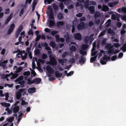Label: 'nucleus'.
I'll use <instances>...</instances> for the list:
<instances>
[{
	"mask_svg": "<svg viewBox=\"0 0 126 126\" xmlns=\"http://www.w3.org/2000/svg\"><path fill=\"white\" fill-rule=\"evenodd\" d=\"M49 58L50 61L47 62V64L50 65L55 70H58L61 71L63 70V69L61 67H54V66L56 65L57 62L55 58L52 55H49Z\"/></svg>",
	"mask_w": 126,
	"mask_h": 126,
	"instance_id": "1",
	"label": "nucleus"
},
{
	"mask_svg": "<svg viewBox=\"0 0 126 126\" xmlns=\"http://www.w3.org/2000/svg\"><path fill=\"white\" fill-rule=\"evenodd\" d=\"M13 69L14 70H15V72L16 73H14L11 72L9 74V75H10L9 77L11 79H15L18 77V74L17 73H19L22 70L23 67L20 66L17 68V66H15L14 67Z\"/></svg>",
	"mask_w": 126,
	"mask_h": 126,
	"instance_id": "2",
	"label": "nucleus"
},
{
	"mask_svg": "<svg viewBox=\"0 0 126 126\" xmlns=\"http://www.w3.org/2000/svg\"><path fill=\"white\" fill-rule=\"evenodd\" d=\"M69 61L71 63L79 62L80 63H83L84 61V58L81 56L80 57L78 54H76L75 56L71 58Z\"/></svg>",
	"mask_w": 126,
	"mask_h": 126,
	"instance_id": "3",
	"label": "nucleus"
},
{
	"mask_svg": "<svg viewBox=\"0 0 126 126\" xmlns=\"http://www.w3.org/2000/svg\"><path fill=\"white\" fill-rule=\"evenodd\" d=\"M113 46V45H112L110 44H108L106 46V47L108 49V53L111 55L117 53L120 51V50H116L115 51H114L113 49L112 48Z\"/></svg>",
	"mask_w": 126,
	"mask_h": 126,
	"instance_id": "4",
	"label": "nucleus"
},
{
	"mask_svg": "<svg viewBox=\"0 0 126 126\" xmlns=\"http://www.w3.org/2000/svg\"><path fill=\"white\" fill-rule=\"evenodd\" d=\"M47 13L48 16L49 18L51 19H54L53 15L52 9L50 5L48 6Z\"/></svg>",
	"mask_w": 126,
	"mask_h": 126,
	"instance_id": "5",
	"label": "nucleus"
},
{
	"mask_svg": "<svg viewBox=\"0 0 126 126\" xmlns=\"http://www.w3.org/2000/svg\"><path fill=\"white\" fill-rule=\"evenodd\" d=\"M31 78L28 79L27 83L29 84H32L33 83L38 84L40 83L41 81V79L39 78H36L33 79L32 80H31Z\"/></svg>",
	"mask_w": 126,
	"mask_h": 126,
	"instance_id": "6",
	"label": "nucleus"
},
{
	"mask_svg": "<svg viewBox=\"0 0 126 126\" xmlns=\"http://www.w3.org/2000/svg\"><path fill=\"white\" fill-rule=\"evenodd\" d=\"M23 76H20L15 80V82H17L18 83L20 84L22 87L24 86L25 81L23 80Z\"/></svg>",
	"mask_w": 126,
	"mask_h": 126,
	"instance_id": "7",
	"label": "nucleus"
},
{
	"mask_svg": "<svg viewBox=\"0 0 126 126\" xmlns=\"http://www.w3.org/2000/svg\"><path fill=\"white\" fill-rule=\"evenodd\" d=\"M89 46L87 45H82L81 46L82 49L79 51L80 54L83 55H86V52L85 50Z\"/></svg>",
	"mask_w": 126,
	"mask_h": 126,
	"instance_id": "8",
	"label": "nucleus"
},
{
	"mask_svg": "<svg viewBox=\"0 0 126 126\" xmlns=\"http://www.w3.org/2000/svg\"><path fill=\"white\" fill-rule=\"evenodd\" d=\"M94 35L93 34L91 35L90 38L88 37H85L84 41L85 43H87L89 42L90 44H91L92 41L94 40L93 36Z\"/></svg>",
	"mask_w": 126,
	"mask_h": 126,
	"instance_id": "9",
	"label": "nucleus"
},
{
	"mask_svg": "<svg viewBox=\"0 0 126 126\" xmlns=\"http://www.w3.org/2000/svg\"><path fill=\"white\" fill-rule=\"evenodd\" d=\"M110 60V56H105L102 58H101L100 60V63L102 64H105L106 62L109 60Z\"/></svg>",
	"mask_w": 126,
	"mask_h": 126,
	"instance_id": "10",
	"label": "nucleus"
},
{
	"mask_svg": "<svg viewBox=\"0 0 126 126\" xmlns=\"http://www.w3.org/2000/svg\"><path fill=\"white\" fill-rule=\"evenodd\" d=\"M23 89H20L16 93V97L17 100H19L22 96V93L23 92Z\"/></svg>",
	"mask_w": 126,
	"mask_h": 126,
	"instance_id": "11",
	"label": "nucleus"
},
{
	"mask_svg": "<svg viewBox=\"0 0 126 126\" xmlns=\"http://www.w3.org/2000/svg\"><path fill=\"white\" fill-rule=\"evenodd\" d=\"M2 61H0V66L2 67L4 69H6L7 68V66H6V63H8V60H6L1 62Z\"/></svg>",
	"mask_w": 126,
	"mask_h": 126,
	"instance_id": "12",
	"label": "nucleus"
},
{
	"mask_svg": "<svg viewBox=\"0 0 126 126\" xmlns=\"http://www.w3.org/2000/svg\"><path fill=\"white\" fill-rule=\"evenodd\" d=\"M46 69L47 70L49 73L52 74L54 73V69H53L49 65H47L46 67Z\"/></svg>",
	"mask_w": 126,
	"mask_h": 126,
	"instance_id": "13",
	"label": "nucleus"
},
{
	"mask_svg": "<svg viewBox=\"0 0 126 126\" xmlns=\"http://www.w3.org/2000/svg\"><path fill=\"white\" fill-rule=\"evenodd\" d=\"M93 48L91 50V55L92 56H94L97 53V51H94L95 50V47H96V43L95 42H94L93 43Z\"/></svg>",
	"mask_w": 126,
	"mask_h": 126,
	"instance_id": "14",
	"label": "nucleus"
},
{
	"mask_svg": "<svg viewBox=\"0 0 126 126\" xmlns=\"http://www.w3.org/2000/svg\"><path fill=\"white\" fill-rule=\"evenodd\" d=\"M100 15V13L98 12H96L95 13L94 17L95 19V22L96 24H97L99 23L100 22V20H96V17H98Z\"/></svg>",
	"mask_w": 126,
	"mask_h": 126,
	"instance_id": "15",
	"label": "nucleus"
},
{
	"mask_svg": "<svg viewBox=\"0 0 126 126\" xmlns=\"http://www.w3.org/2000/svg\"><path fill=\"white\" fill-rule=\"evenodd\" d=\"M15 27V25L14 24H12L11 25L10 28L8 30V33L9 34H10L14 30Z\"/></svg>",
	"mask_w": 126,
	"mask_h": 126,
	"instance_id": "16",
	"label": "nucleus"
},
{
	"mask_svg": "<svg viewBox=\"0 0 126 126\" xmlns=\"http://www.w3.org/2000/svg\"><path fill=\"white\" fill-rule=\"evenodd\" d=\"M36 88L35 87L30 88L28 90V92L30 94H32L36 92Z\"/></svg>",
	"mask_w": 126,
	"mask_h": 126,
	"instance_id": "17",
	"label": "nucleus"
},
{
	"mask_svg": "<svg viewBox=\"0 0 126 126\" xmlns=\"http://www.w3.org/2000/svg\"><path fill=\"white\" fill-rule=\"evenodd\" d=\"M77 28L79 30H81L83 29L84 28V22H81L78 25Z\"/></svg>",
	"mask_w": 126,
	"mask_h": 126,
	"instance_id": "18",
	"label": "nucleus"
},
{
	"mask_svg": "<svg viewBox=\"0 0 126 126\" xmlns=\"http://www.w3.org/2000/svg\"><path fill=\"white\" fill-rule=\"evenodd\" d=\"M23 28V26L22 25H21L19 26L16 33V36L17 37L19 36L20 32L22 31Z\"/></svg>",
	"mask_w": 126,
	"mask_h": 126,
	"instance_id": "19",
	"label": "nucleus"
},
{
	"mask_svg": "<svg viewBox=\"0 0 126 126\" xmlns=\"http://www.w3.org/2000/svg\"><path fill=\"white\" fill-rule=\"evenodd\" d=\"M55 37L56 39V41L57 42H59L60 41L63 42L64 41V39L63 38H60L59 35H56Z\"/></svg>",
	"mask_w": 126,
	"mask_h": 126,
	"instance_id": "20",
	"label": "nucleus"
},
{
	"mask_svg": "<svg viewBox=\"0 0 126 126\" xmlns=\"http://www.w3.org/2000/svg\"><path fill=\"white\" fill-rule=\"evenodd\" d=\"M74 37L76 39L80 40L81 37L80 34L79 33L74 34Z\"/></svg>",
	"mask_w": 126,
	"mask_h": 126,
	"instance_id": "21",
	"label": "nucleus"
},
{
	"mask_svg": "<svg viewBox=\"0 0 126 126\" xmlns=\"http://www.w3.org/2000/svg\"><path fill=\"white\" fill-rule=\"evenodd\" d=\"M119 16V15L117 14H116L115 15L113 14L111 15L112 18L114 20L117 19L119 21L118 17Z\"/></svg>",
	"mask_w": 126,
	"mask_h": 126,
	"instance_id": "22",
	"label": "nucleus"
},
{
	"mask_svg": "<svg viewBox=\"0 0 126 126\" xmlns=\"http://www.w3.org/2000/svg\"><path fill=\"white\" fill-rule=\"evenodd\" d=\"M19 110V107L18 106H16L13 109V111L15 113L17 112Z\"/></svg>",
	"mask_w": 126,
	"mask_h": 126,
	"instance_id": "23",
	"label": "nucleus"
},
{
	"mask_svg": "<svg viewBox=\"0 0 126 126\" xmlns=\"http://www.w3.org/2000/svg\"><path fill=\"white\" fill-rule=\"evenodd\" d=\"M67 61L66 59H59L58 60L59 62L60 63H61L62 65H63L64 63L66 62Z\"/></svg>",
	"mask_w": 126,
	"mask_h": 126,
	"instance_id": "24",
	"label": "nucleus"
},
{
	"mask_svg": "<svg viewBox=\"0 0 126 126\" xmlns=\"http://www.w3.org/2000/svg\"><path fill=\"white\" fill-rule=\"evenodd\" d=\"M77 21L76 19L74 20L73 22V25L72 26V32L73 33L75 31V26L76 23L77 22Z\"/></svg>",
	"mask_w": 126,
	"mask_h": 126,
	"instance_id": "25",
	"label": "nucleus"
},
{
	"mask_svg": "<svg viewBox=\"0 0 126 126\" xmlns=\"http://www.w3.org/2000/svg\"><path fill=\"white\" fill-rule=\"evenodd\" d=\"M88 9L90 11V13L91 14H94V7L93 6H91L89 7Z\"/></svg>",
	"mask_w": 126,
	"mask_h": 126,
	"instance_id": "26",
	"label": "nucleus"
},
{
	"mask_svg": "<svg viewBox=\"0 0 126 126\" xmlns=\"http://www.w3.org/2000/svg\"><path fill=\"white\" fill-rule=\"evenodd\" d=\"M2 106L6 107H9L10 106V104L9 103L2 102L1 103Z\"/></svg>",
	"mask_w": 126,
	"mask_h": 126,
	"instance_id": "27",
	"label": "nucleus"
},
{
	"mask_svg": "<svg viewBox=\"0 0 126 126\" xmlns=\"http://www.w3.org/2000/svg\"><path fill=\"white\" fill-rule=\"evenodd\" d=\"M13 14L12 13H11L10 14L9 16L7 18L5 22V24H8L9 22L10 21V20L11 18L12 17Z\"/></svg>",
	"mask_w": 126,
	"mask_h": 126,
	"instance_id": "28",
	"label": "nucleus"
},
{
	"mask_svg": "<svg viewBox=\"0 0 126 126\" xmlns=\"http://www.w3.org/2000/svg\"><path fill=\"white\" fill-rule=\"evenodd\" d=\"M102 9V11L106 12L108 11L109 8L107 6L103 5Z\"/></svg>",
	"mask_w": 126,
	"mask_h": 126,
	"instance_id": "29",
	"label": "nucleus"
},
{
	"mask_svg": "<svg viewBox=\"0 0 126 126\" xmlns=\"http://www.w3.org/2000/svg\"><path fill=\"white\" fill-rule=\"evenodd\" d=\"M53 7L55 12H57L58 9V6H57L55 3H54L53 5Z\"/></svg>",
	"mask_w": 126,
	"mask_h": 126,
	"instance_id": "30",
	"label": "nucleus"
},
{
	"mask_svg": "<svg viewBox=\"0 0 126 126\" xmlns=\"http://www.w3.org/2000/svg\"><path fill=\"white\" fill-rule=\"evenodd\" d=\"M94 56H95L94 57H91V58L90 62L91 63H93L96 59L97 56V53H96V55Z\"/></svg>",
	"mask_w": 126,
	"mask_h": 126,
	"instance_id": "31",
	"label": "nucleus"
},
{
	"mask_svg": "<svg viewBox=\"0 0 126 126\" xmlns=\"http://www.w3.org/2000/svg\"><path fill=\"white\" fill-rule=\"evenodd\" d=\"M48 21L49 22L50 26L51 28H52L51 27L52 26L55 24V22L51 20H48Z\"/></svg>",
	"mask_w": 126,
	"mask_h": 126,
	"instance_id": "32",
	"label": "nucleus"
},
{
	"mask_svg": "<svg viewBox=\"0 0 126 126\" xmlns=\"http://www.w3.org/2000/svg\"><path fill=\"white\" fill-rule=\"evenodd\" d=\"M54 0H44V3L45 4H50Z\"/></svg>",
	"mask_w": 126,
	"mask_h": 126,
	"instance_id": "33",
	"label": "nucleus"
},
{
	"mask_svg": "<svg viewBox=\"0 0 126 126\" xmlns=\"http://www.w3.org/2000/svg\"><path fill=\"white\" fill-rule=\"evenodd\" d=\"M30 69L31 71L32 75L35 76L36 75V73L34 71V70L31 68H30Z\"/></svg>",
	"mask_w": 126,
	"mask_h": 126,
	"instance_id": "34",
	"label": "nucleus"
},
{
	"mask_svg": "<svg viewBox=\"0 0 126 126\" xmlns=\"http://www.w3.org/2000/svg\"><path fill=\"white\" fill-rule=\"evenodd\" d=\"M14 117H12L7 118V120L8 122H11L14 120Z\"/></svg>",
	"mask_w": 126,
	"mask_h": 126,
	"instance_id": "35",
	"label": "nucleus"
},
{
	"mask_svg": "<svg viewBox=\"0 0 126 126\" xmlns=\"http://www.w3.org/2000/svg\"><path fill=\"white\" fill-rule=\"evenodd\" d=\"M50 46L53 48H54L56 47V44L54 42L51 41L50 44Z\"/></svg>",
	"mask_w": 126,
	"mask_h": 126,
	"instance_id": "36",
	"label": "nucleus"
},
{
	"mask_svg": "<svg viewBox=\"0 0 126 126\" xmlns=\"http://www.w3.org/2000/svg\"><path fill=\"white\" fill-rule=\"evenodd\" d=\"M55 74L56 77H60L62 75L61 73H60L58 71H56L55 72Z\"/></svg>",
	"mask_w": 126,
	"mask_h": 126,
	"instance_id": "37",
	"label": "nucleus"
},
{
	"mask_svg": "<svg viewBox=\"0 0 126 126\" xmlns=\"http://www.w3.org/2000/svg\"><path fill=\"white\" fill-rule=\"evenodd\" d=\"M9 77L10 75H9V74H7L6 75L2 74L1 76V78L2 79H4L6 77Z\"/></svg>",
	"mask_w": 126,
	"mask_h": 126,
	"instance_id": "38",
	"label": "nucleus"
},
{
	"mask_svg": "<svg viewBox=\"0 0 126 126\" xmlns=\"http://www.w3.org/2000/svg\"><path fill=\"white\" fill-rule=\"evenodd\" d=\"M34 52L35 54L36 55H39L40 54V51L39 49H35Z\"/></svg>",
	"mask_w": 126,
	"mask_h": 126,
	"instance_id": "39",
	"label": "nucleus"
},
{
	"mask_svg": "<svg viewBox=\"0 0 126 126\" xmlns=\"http://www.w3.org/2000/svg\"><path fill=\"white\" fill-rule=\"evenodd\" d=\"M111 20L110 19L108 20L107 22L106 23V25L107 26H110L111 24Z\"/></svg>",
	"mask_w": 126,
	"mask_h": 126,
	"instance_id": "40",
	"label": "nucleus"
},
{
	"mask_svg": "<svg viewBox=\"0 0 126 126\" xmlns=\"http://www.w3.org/2000/svg\"><path fill=\"white\" fill-rule=\"evenodd\" d=\"M117 2L116 3H108V5L110 7H112L113 5H115L117 4Z\"/></svg>",
	"mask_w": 126,
	"mask_h": 126,
	"instance_id": "41",
	"label": "nucleus"
},
{
	"mask_svg": "<svg viewBox=\"0 0 126 126\" xmlns=\"http://www.w3.org/2000/svg\"><path fill=\"white\" fill-rule=\"evenodd\" d=\"M61 2H64L65 4H68L70 1L69 0H59Z\"/></svg>",
	"mask_w": 126,
	"mask_h": 126,
	"instance_id": "42",
	"label": "nucleus"
},
{
	"mask_svg": "<svg viewBox=\"0 0 126 126\" xmlns=\"http://www.w3.org/2000/svg\"><path fill=\"white\" fill-rule=\"evenodd\" d=\"M70 49L72 51H75L76 50V48L75 47L73 46H72L70 48Z\"/></svg>",
	"mask_w": 126,
	"mask_h": 126,
	"instance_id": "43",
	"label": "nucleus"
},
{
	"mask_svg": "<svg viewBox=\"0 0 126 126\" xmlns=\"http://www.w3.org/2000/svg\"><path fill=\"white\" fill-rule=\"evenodd\" d=\"M105 52L104 51L101 50L100 51V54H99L98 57L99 58L101 57L103 54L104 55L105 54Z\"/></svg>",
	"mask_w": 126,
	"mask_h": 126,
	"instance_id": "44",
	"label": "nucleus"
},
{
	"mask_svg": "<svg viewBox=\"0 0 126 126\" xmlns=\"http://www.w3.org/2000/svg\"><path fill=\"white\" fill-rule=\"evenodd\" d=\"M23 115V114L22 113H21L18 116V121H17V123L18 124L20 121V120L21 119V116Z\"/></svg>",
	"mask_w": 126,
	"mask_h": 126,
	"instance_id": "45",
	"label": "nucleus"
},
{
	"mask_svg": "<svg viewBox=\"0 0 126 126\" xmlns=\"http://www.w3.org/2000/svg\"><path fill=\"white\" fill-rule=\"evenodd\" d=\"M30 72L29 71L25 72L23 73V75L25 76H29L30 75Z\"/></svg>",
	"mask_w": 126,
	"mask_h": 126,
	"instance_id": "46",
	"label": "nucleus"
},
{
	"mask_svg": "<svg viewBox=\"0 0 126 126\" xmlns=\"http://www.w3.org/2000/svg\"><path fill=\"white\" fill-rule=\"evenodd\" d=\"M123 50V51L124 52L126 51V44H124L122 47L121 49Z\"/></svg>",
	"mask_w": 126,
	"mask_h": 126,
	"instance_id": "47",
	"label": "nucleus"
},
{
	"mask_svg": "<svg viewBox=\"0 0 126 126\" xmlns=\"http://www.w3.org/2000/svg\"><path fill=\"white\" fill-rule=\"evenodd\" d=\"M64 23L62 21H59L57 22V24L58 26H59L63 25Z\"/></svg>",
	"mask_w": 126,
	"mask_h": 126,
	"instance_id": "48",
	"label": "nucleus"
},
{
	"mask_svg": "<svg viewBox=\"0 0 126 126\" xmlns=\"http://www.w3.org/2000/svg\"><path fill=\"white\" fill-rule=\"evenodd\" d=\"M58 17L60 19H62L63 18V14L61 13H59L58 15Z\"/></svg>",
	"mask_w": 126,
	"mask_h": 126,
	"instance_id": "49",
	"label": "nucleus"
},
{
	"mask_svg": "<svg viewBox=\"0 0 126 126\" xmlns=\"http://www.w3.org/2000/svg\"><path fill=\"white\" fill-rule=\"evenodd\" d=\"M84 5H85V7L86 8H87L89 4V1L88 0H87L86 2H85L84 3Z\"/></svg>",
	"mask_w": 126,
	"mask_h": 126,
	"instance_id": "50",
	"label": "nucleus"
},
{
	"mask_svg": "<svg viewBox=\"0 0 126 126\" xmlns=\"http://www.w3.org/2000/svg\"><path fill=\"white\" fill-rule=\"evenodd\" d=\"M21 100L22 101V102L21 103V105H26L27 104V103L25 102L24 100H23V98H22Z\"/></svg>",
	"mask_w": 126,
	"mask_h": 126,
	"instance_id": "51",
	"label": "nucleus"
},
{
	"mask_svg": "<svg viewBox=\"0 0 126 126\" xmlns=\"http://www.w3.org/2000/svg\"><path fill=\"white\" fill-rule=\"evenodd\" d=\"M74 73V72L73 71H71L69 73L66 74V76L67 77H69L72 76L73 75Z\"/></svg>",
	"mask_w": 126,
	"mask_h": 126,
	"instance_id": "52",
	"label": "nucleus"
},
{
	"mask_svg": "<svg viewBox=\"0 0 126 126\" xmlns=\"http://www.w3.org/2000/svg\"><path fill=\"white\" fill-rule=\"evenodd\" d=\"M32 68L34 69H35L36 68V65L35 64V62L33 60L32 62Z\"/></svg>",
	"mask_w": 126,
	"mask_h": 126,
	"instance_id": "53",
	"label": "nucleus"
},
{
	"mask_svg": "<svg viewBox=\"0 0 126 126\" xmlns=\"http://www.w3.org/2000/svg\"><path fill=\"white\" fill-rule=\"evenodd\" d=\"M11 3H12L11 6V7H13L15 5V2L13 1V0H10L9 1V4H10Z\"/></svg>",
	"mask_w": 126,
	"mask_h": 126,
	"instance_id": "54",
	"label": "nucleus"
},
{
	"mask_svg": "<svg viewBox=\"0 0 126 126\" xmlns=\"http://www.w3.org/2000/svg\"><path fill=\"white\" fill-rule=\"evenodd\" d=\"M108 32L109 33L111 34H113L114 33V32L110 28L108 29Z\"/></svg>",
	"mask_w": 126,
	"mask_h": 126,
	"instance_id": "55",
	"label": "nucleus"
},
{
	"mask_svg": "<svg viewBox=\"0 0 126 126\" xmlns=\"http://www.w3.org/2000/svg\"><path fill=\"white\" fill-rule=\"evenodd\" d=\"M58 32L57 31H53L51 32V33L53 36H54L55 34H57Z\"/></svg>",
	"mask_w": 126,
	"mask_h": 126,
	"instance_id": "56",
	"label": "nucleus"
},
{
	"mask_svg": "<svg viewBox=\"0 0 126 126\" xmlns=\"http://www.w3.org/2000/svg\"><path fill=\"white\" fill-rule=\"evenodd\" d=\"M44 45L45 46V49L47 50H51L49 47L48 46L47 44L46 43Z\"/></svg>",
	"mask_w": 126,
	"mask_h": 126,
	"instance_id": "57",
	"label": "nucleus"
},
{
	"mask_svg": "<svg viewBox=\"0 0 126 126\" xmlns=\"http://www.w3.org/2000/svg\"><path fill=\"white\" fill-rule=\"evenodd\" d=\"M44 31L46 32L49 33L51 32V30L47 28H46L44 29Z\"/></svg>",
	"mask_w": 126,
	"mask_h": 126,
	"instance_id": "58",
	"label": "nucleus"
},
{
	"mask_svg": "<svg viewBox=\"0 0 126 126\" xmlns=\"http://www.w3.org/2000/svg\"><path fill=\"white\" fill-rule=\"evenodd\" d=\"M106 32V30H105L101 32L100 34L99 35V37H100V36H101L103 35L105 32Z\"/></svg>",
	"mask_w": 126,
	"mask_h": 126,
	"instance_id": "59",
	"label": "nucleus"
},
{
	"mask_svg": "<svg viewBox=\"0 0 126 126\" xmlns=\"http://www.w3.org/2000/svg\"><path fill=\"white\" fill-rule=\"evenodd\" d=\"M59 6L61 9H63L64 8V6L63 5V2L60 3V4L59 5Z\"/></svg>",
	"mask_w": 126,
	"mask_h": 126,
	"instance_id": "60",
	"label": "nucleus"
},
{
	"mask_svg": "<svg viewBox=\"0 0 126 126\" xmlns=\"http://www.w3.org/2000/svg\"><path fill=\"white\" fill-rule=\"evenodd\" d=\"M117 58V56L114 55L111 58V60L112 61H115Z\"/></svg>",
	"mask_w": 126,
	"mask_h": 126,
	"instance_id": "61",
	"label": "nucleus"
},
{
	"mask_svg": "<svg viewBox=\"0 0 126 126\" xmlns=\"http://www.w3.org/2000/svg\"><path fill=\"white\" fill-rule=\"evenodd\" d=\"M106 40L107 39H104L102 41V45H105L106 44Z\"/></svg>",
	"mask_w": 126,
	"mask_h": 126,
	"instance_id": "62",
	"label": "nucleus"
},
{
	"mask_svg": "<svg viewBox=\"0 0 126 126\" xmlns=\"http://www.w3.org/2000/svg\"><path fill=\"white\" fill-rule=\"evenodd\" d=\"M68 54V53L67 52H65L62 55V57L65 58Z\"/></svg>",
	"mask_w": 126,
	"mask_h": 126,
	"instance_id": "63",
	"label": "nucleus"
},
{
	"mask_svg": "<svg viewBox=\"0 0 126 126\" xmlns=\"http://www.w3.org/2000/svg\"><path fill=\"white\" fill-rule=\"evenodd\" d=\"M47 57V56L46 54H44L42 56V58L43 59H46Z\"/></svg>",
	"mask_w": 126,
	"mask_h": 126,
	"instance_id": "64",
	"label": "nucleus"
}]
</instances>
